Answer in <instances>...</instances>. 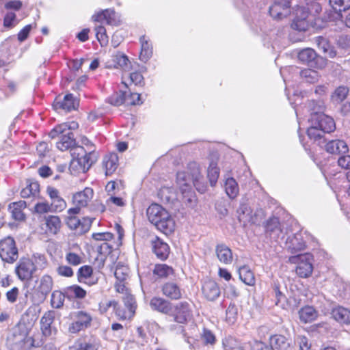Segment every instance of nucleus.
Here are the masks:
<instances>
[{
	"mask_svg": "<svg viewBox=\"0 0 350 350\" xmlns=\"http://www.w3.org/2000/svg\"><path fill=\"white\" fill-rule=\"evenodd\" d=\"M188 173L178 172L176 175V184L179 191L188 202L192 201L193 191L191 183L192 181L196 189L201 193L206 191V185L204 177L200 173V166L196 162H191L188 165Z\"/></svg>",
	"mask_w": 350,
	"mask_h": 350,
	"instance_id": "f257e3e1",
	"label": "nucleus"
},
{
	"mask_svg": "<svg viewBox=\"0 0 350 350\" xmlns=\"http://www.w3.org/2000/svg\"><path fill=\"white\" fill-rule=\"evenodd\" d=\"M321 11V5L317 1L308 3L306 7L298 6L295 10V17L291 23V27L299 31H306L313 21L319 17Z\"/></svg>",
	"mask_w": 350,
	"mask_h": 350,
	"instance_id": "f03ea898",
	"label": "nucleus"
},
{
	"mask_svg": "<svg viewBox=\"0 0 350 350\" xmlns=\"http://www.w3.org/2000/svg\"><path fill=\"white\" fill-rule=\"evenodd\" d=\"M148 220L155 227L167 235L174 232L176 224L169 212L157 204H151L147 209Z\"/></svg>",
	"mask_w": 350,
	"mask_h": 350,
	"instance_id": "7ed1b4c3",
	"label": "nucleus"
},
{
	"mask_svg": "<svg viewBox=\"0 0 350 350\" xmlns=\"http://www.w3.org/2000/svg\"><path fill=\"white\" fill-rule=\"evenodd\" d=\"M72 161L71 165L77 167L79 171L87 172L91 165L97 160V154L92 148H89V152L83 146H76L72 149Z\"/></svg>",
	"mask_w": 350,
	"mask_h": 350,
	"instance_id": "20e7f679",
	"label": "nucleus"
},
{
	"mask_svg": "<svg viewBox=\"0 0 350 350\" xmlns=\"http://www.w3.org/2000/svg\"><path fill=\"white\" fill-rule=\"evenodd\" d=\"M0 257L8 263H12L18 259V249L12 237H8L0 241Z\"/></svg>",
	"mask_w": 350,
	"mask_h": 350,
	"instance_id": "39448f33",
	"label": "nucleus"
},
{
	"mask_svg": "<svg viewBox=\"0 0 350 350\" xmlns=\"http://www.w3.org/2000/svg\"><path fill=\"white\" fill-rule=\"evenodd\" d=\"M295 260H297L298 262L296 268L297 274L304 278L310 276L313 271L311 254L306 253L291 258V261L294 262H295Z\"/></svg>",
	"mask_w": 350,
	"mask_h": 350,
	"instance_id": "423d86ee",
	"label": "nucleus"
},
{
	"mask_svg": "<svg viewBox=\"0 0 350 350\" xmlns=\"http://www.w3.org/2000/svg\"><path fill=\"white\" fill-rule=\"evenodd\" d=\"M40 312V308L39 306L32 304L22 315L17 325L22 327V329H27V331L29 332L38 320Z\"/></svg>",
	"mask_w": 350,
	"mask_h": 350,
	"instance_id": "0eeeda50",
	"label": "nucleus"
},
{
	"mask_svg": "<svg viewBox=\"0 0 350 350\" xmlns=\"http://www.w3.org/2000/svg\"><path fill=\"white\" fill-rule=\"evenodd\" d=\"M310 122H313L323 133H332L336 129V124L334 119L324 113H313L311 114Z\"/></svg>",
	"mask_w": 350,
	"mask_h": 350,
	"instance_id": "6e6552de",
	"label": "nucleus"
},
{
	"mask_svg": "<svg viewBox=\"0 0 350 350\" xmlns=\"http://www.w3.org/2000/svg\"><path fill=\"white\" fill-rule=\"evenodd\" d=\"M73 322L70 325L68 331L72 334H76L88 328L91 323V316L83 311H78L73 314Z\"/></svg>",
	"mask_w": 350,
	"mask_h": 350,
	"instance_id": "1a4fd4ad",
	"label": "nucleus"
},
{
	"mask_svg": "<svg viewBox=\"0 0 350 350\" xmlns=\"http://www.w3.org/2000/svg\"><path fill=\"white\" fill-rule=\"evenodd\" d=\"M290 12V0H274L273 4L269 8V14L275 20H282Z\"/></svg>",
	"mask_w": 350,
	"mask_h": 350,
	"instance_id": "9d476101",
	"label": "nucleus"
},
{
	"mask_svg": "<svg viewBox=\"0 0 350 350\" xmlns=\"http://www.w3.org/2000/svg\"><path fill=\"white\" fill-rule=\"evenodd\" d=\"M92 18L95 22L105 21L109 25L118 26L121 23L120 16L111 9H106L96 13Z\"/></svg>",
	"mask_w": 350,
	"mask_h": 350,
	"instance_id": "9b49d317",
	"label": "nucleus"
},
{
	"mask_svg": "<svg viewBox=\"0 0 350 350\" xmlns=\"http://www.w3.org/2000/svg\"><path fill=\"white\" fill-rule=\"evenodd\" d=\"M18 278L23 281L29 280L35 272L33 262L28 258L21 259L15 269Z\"/></svg>",
	"mask_w": 350,
	"mask_h": 350,
	"instance_id": "f8f14e48",
	"label": "nucleus"
},
{
	"mask_svg": "<svg viewBox=\"0 0 350 350\" xmlns=\"http://www.w3.org/2000/svg\"><path fill=\"white\" fill-rule=\"evenodd\" d=\"M54 319L53 311H48L40 319V329L44 336L51 337L56 334L57 329L55 327L52 326Z\"/></svg>",
	"mask_w": 350,
	"mask_h": 350,
	"instance_id": "ddd939ff",
	"label": "nucleus"
},
{
	"mask_svg": "<svg viewBox=\"0 0 350 350\" xmlns=\"http://www.w3.org/2000/svg\"><path fill=\"white\" fill-rule=\"evenodd\" d=\"M77 278L80 282L89 286L97 284L99 279L98 275L93 272L92 267L89 265H84L79 269Z\"/></svg>",
	"mask_w": 350,
	"mask_h": 350,
	"instance_id": "4468645a",
	"label": "nucleus"
},
{
	"mask_svg": "<svg viewBox=\"0 0 350 350\" xmlns=\"http://www.w3.org/2000/svg\"><path fill=\"white\" fill-rule=\"evenodd\" d=\"M78 106V101L74 98L72 94H68L64 96L62 100L60 98H57L53 107L55 110H64L65 111H70L72 109H75Z\"/></svg>",
	"mask_w": 350,
	"mask_h": 350,
	"instance_id": "2eb2a0df",
	"label": "nucleus"
},
{
	"mask_svg": "<svg viewBox=\"0 0 350 350\" xmlns=\"http://www.w3.org/2000/svg\"><path fill=\"white\" fill-rule=\"evenodd\" d=\"M29 333L27 329H22L16 325L13 328L12 333L8 336V342L10 346L21 347Z\"/></svg>",
	"mask_w": 350,
	"mask_h": 350,
	"instance_id": "dca6fc26",
	"label": "nucleus"
},
{
	"mask_svg": "<svg viewBox=\"0 0 350 350\" xmlns=\"http://www.w3.org/2000/svg\"><path fill=\"white\" fill-rule=\"evenodd\" d=\"M172 316L176 322L178 323H185L191 318V310L187 302H181L175 306Z\"/></svg>",
	"mask_w": 350,
	"mask_h": 350,
	"instance_id": "f3484780",
	"label": "nucleus"
},
{
	"mask_svg": "<svg viewBox=\"0 0 350 350\" xmlns=\"http://www.w3.org/2000/svg\"><path fill=\"white\" fill-rule=\"evenodd\" d=\"M210 162L207 168V177L211 186L215 185L219 176V168L217 166L219 156L217 154H213L209 158Z\"/></svg>",
	"mask_w": 350,
	"mask_h": 350,
	"instance_id": "a211bd4d",
	"label": "nucleus"
},
{
	"mask_svg": "<svg viewBox=\"0 0 350 350\" xmlns=\"http://www.w3.org/2000/svg\"><path fill=\"white\" fill-rule=\"evenodd\" d=\"M325 150L332 154H345L349 152L347 144L342 139H333L326 143Z\"/></svg>",
	"mask_w": 350,
	"mask_h": 350,
	"instance_id": "6ab92c4d",
	"label": "nucleus"
},
{
	"mask_svg": "<svg viewBox=\"0 0 350 350\" xmlns=\"http://www.w3.org/2000/svg\"><path fill=\"white\" fill-rule=\"evenodd\" d=\"M118 160L117 154L113 152L103 157L102 166L106 176H110L116 172L119 165Z\"/></svg>",
	"mask_w": 350,
	"mask_h": 350,
	"instance_id": "aec40b11",
	"label": "nucleus"
},
{
	"mask_svg": "<svg viewBox=\"0 0 350 350\" xmlns=\"http://www.w3.org/2000/svg\"><path fill=\"white\" fill-rule=\"evenodd\" d=\"M93 196V189L90 187H86L83 191L77 192L73 195L72 202L75 206L85 207L92 199Z\"/></svg>",
	"mask_w": 350,
	"mask_h": 350,
	"instance_id": "412c9836",
	"label": "nucleus"
},
{
	"mask_svg": "<svg viewBox=\"0 0 350 350\" xmlns=\"http://www.w3.org/2000/svg\"><path fill=\"white\" fill-rule=\"evenodd\" d=\"M305 247L306 243L300 233L288 237L286 241V247L293 254L304 250Z\"/></svg>",
	"mask_w": 350,
	"mask_h": 350,
	"instance_id": "4be33fe9",
	"label": "nucleus"
},
{
	"mask_svg": "<svg viewBox=\"0 0 350 350\" xmlns=\"http://www.w3.org/2000/svg\"><path fill=\"white\" fill-rule=\"evenodd\" d=\"M152 250L159 258L165 260L168 257L170 247L166 243L159 237H155V239L152 241Z\"/></svg>",
	"mask_w": 350,
	"mask_h": 350,
	"instance_id": "5701e85b",
	"label": "nucleus"
},
{
	"mask_svg": "<svg viewBox=\"0 0 350 350\" xmlns=\"http://www.w3.org/2000/svg\"><path fill=\"white\" fill-rule=\"evenodd\" d=\"M202 293L204 297L211 301L215 300L220 295L219 288L217 283L213 280L204 282L202 286Z\"/></svg>",
	"mask_w": 350,
	"mask_h": 350,
	"instance_id": "b1692460",
	"label": "nucleus"
},
{
	"mask_svg": "<svg viewBox=\"0 0 350 350\" xmlns=\"http://www.w3.org/2000/svg\"><path fill=\"white\" fill-rule=\"evenodd\" d=\"M150 306L152 309L163 314H170L172 310V304L170 301L157 297H154L151 299Z\"/></svg>",
	"mask_w": 350,
	"mask_h": 350,
	"instance_id": "393cba45",
	"label": "nucleus"
},
{
	"mask_svg": "<svg viewBox=\"0 0 350 350\" xmlns=\"http://www.w3.org/2000/svg\"><path fill=\"white\" fill-rule=\"evenodd\" d=\"M57 137L59 138V141L57 142V148L59 150L66 151L70 149L72 151V149L75 147L74 135H70L69 133H59Z\"/></svg>",
	"mask_w": 350,
	"mask_h": 350,
	"instance_id": "a878e982",
	"label": "nucleus"
},
{
	"mask_svg": "<svg viewBox=\"0 0 350 350\" xmlns=\"http://www.w3.org/2000/svg\"><path fill=\"white\" fill-rule=\"evenodd\" d=\"M215 253L218 260L223 264L229 265L233 260L232 250L226 245H217L215 247Z\"/></svg>",
	"mask_w": 350,
	"mask_h": 350,
	"instance_id": "bb28decb",
	"label": "nucleus"
},
{
	"mask_svg": "<svg viewBox=\"0 0 350 350\" xmlns=\"http://www.w3.org/2000/svg\"><path fill=\"white\" fill-rule=\"evenodd\" d=\"M78 124L75 121L70 122L63 123L55 126L50 133L49 137L51 138H55L59 135V133H69L70 135H73L72 130L77 129Z\"/></svg>",
	"mask_w": 350,
	"mask_h": 350,
	"instance_id": "cd10ccee",
	"label": "nucleus"
},
{
	"mask_svg": "<svg viewBox=\"0 0 350 350\" xmlns=\"http://www.w3.org/2000/svg\"><path fill=\"white\" fill-rule=\"evenodd\" d=\"M271 348L276 350H290L291 341L285 336L275 334L270 338Z\"/></svg>",
	"mask_w": 350,
	"mask_h": 350,
	"instance_id": "c85d7f7f",
	"label": "nucleus"
},
{
	"mask_svg": "<svg viewBox=\"0 0 350 350\" xmlns=\"http://www.w3.org/2000/svg\"><path fill=\"white\" fill-rule=\"evenodd\" d=\"M25 207L26 202L25 201L20 200L18 202H15L10 204L8 208L14 219L22 221L25 219L23 209Z\"/></svg>",
	"mask_w": 350,
	"mask_h": 350,
	"instance_id": "c756f323",
	"label": "nucleus"
},
{
	"mask_svg": "<svg viewBox=\"0 0 350 350\" xmlns=\"http://www.w3.org/2000/svg\"><path fill=\"white\" fill-rule=\"evenodd\" d=\"M299 317L301 322L310 323L317 318L318 312L312 306H306L299 310Z\"/></svg>",
	"mask_w": 350,
	"mask_h": 350,
	"instance_id": "7c9ffc66",
	"label": "nucleus"
},
{
	"mask_svg": "<svg viewBox=\"0 0 350 350\" xmlns=\"http://www.w3.org/2000/svg\"><path fill=\"white\" fill-rule=\"evenodd\" d=\"M163 293L170 299H178L182 293L179 286L173 282H167L162 287Z\"/></svg>",
	"mask_w": 350,
	"mask_h": 350,
	"instance_id": "2f4dec72",
	"label": "nucleus"
},
{
	"mask_svg": "<svg viewBox=\"0 0 350 350\" xmlns=\"http://www.w3.org/2000/svg\"><path fill=\"white\" fill-rule=\"evenodd\" d=\"M332 314L333 318L340 323H350V310L345 308L336 307L332 310Z\"/></svg>",
	"mask_w": 350,
	"mask_h": 350,
	"instance_id": "473e14b6",
	"label": "nucleus"
},
{
	"mask_svg": "<svg viewBox=\"0 0 350 350\" xmlns=\"http://www.w3.org/2000/svg\"><path fill=\"white\" fill-rule=\"evenodd\" d=\"M139 40L141 43L139 59L143 62H146L152 57V44L145 36H142Z\"/></svg>",
	"mask_w": 350,
	"mask_h": 350,
	"instance_id": "72a5a7b5",
	"label": "nucleus"
},
{
	"mask_svg": "<svg viewBox=\"0 0 350 350\" xmlns=\"http://www.w3.org/2000/svg\"><path fill=\"white\" fill-rule=\"evenodd\" d=\"M266 230L267 232H270L272 238L279 239L280 235L282 234V230L280 228L278 218L273 217L268 220L266 225Z\"/></svg>",
	"mask_w": 350,
	"mask_h": 350,
	"instance_id": "f704fd0d",
	"label": "nucleus"
},
{
	"mask_svg": "<svg viewBox=\"0 0 350 350\" xmlns=\"http://www.w3.org/2000/svg\"><path fill=\"white\" fill-rule=\"evenodd\" d=\"M240 280L248 286H254L256 280L253 272L247 266H243L239 269Z\"/></svg>",
	"mask_w": 350,
	"mask_h": 350,
	"instance_id": "c9c22d12",
	"label": "nucleus"
},
{
	"mask_svg": "<svg viewBox=\"0 0 350 350\" xmlns=\"http://www.w3.org/2000/svg\"><path fill=\"white\" fill-rule=\"evenodd\" d=\"M45 224L48 231L53 234H57L62 227L61 219L56 215H49L46 217L45 218Z\"/></svg>",
	"mask_w": 350,
	"mask_h": 350,
	"instance_id": "e433bc0d",
	"label": "nucleus"
},
{
	"mask_svg": "<svg viewBox=\"0 0 350 350\" xmlns=\"http://www.w3.org/2000/svg\"><path fill=\"white\" fill-rule=\"evenodd\" d=\"M153 274L160 278H166L174 274L172 267L165 264H157L153 269Z\"/></svg>",
	"mask_w": 350,
	"mask_h": 350,
	"instance_id": "4c0bfd02",
	"label": "nucleus"
},
{
	"mask_svg": "<svg viewBox=\"0 0 350 350\" xmlns=\"http://www.w3.org/2000/svg\"><path fill=\"white\" fill-rule=\"evenodd\" d=\"M317 57V53L311 48H306L297 53V58L303 64H309Z\"/></svg>",
	"mask_w": 350,
	"mask_h": 350,
	"instance_id": "58836bf2",
	"label": "nucleus"
},
{
	"mask_svg": "<svg viewBox=\"0 0 350 350\" xmlns=\"http://www.w3.org/2000/svg\"><path fill=\"white\" fill-rule=\"evenodd\" d=\"M92 238L96 241H104L100 245V250H102L105 248L106 252H110L111 247H110L107 242L113 239V235L112 233L109 232L94 233Z\"/></svg>",
	"mask_w": 350,
	"mask_h": 350,
	"instance_id": "ea45409f",
	"label": "nucleus"
},
{
	"mask_svg": "<svg viewBox=\"0 0 350 350\" xmlns=\"http://www.w3.org/2000/svg\"><path fill=\"white\" fill-rule=\"evenodd\" d=\"M225 191L230 198L234 199L239 193V187L236 180L228 178L225 183Z\"/></svg>",
	"mask_w": 350,
	"mask_h": 350,
	"instance_id": "a19ab883",
	"label": "nucleus"
},
{
	"mask_svg": "<svg viewBox=\"0 0 350 350\" xmlns=\"http://www.w3.org/2000/svg\"><path fill=\"white\" fill-rule=\"evenodd\" d=\"M70 350H97L98 345L96 343L86 342L83 339H77L74 344L70 347Z\"/></svg>",
	"mask_w": 350,
	"mask_h": 350,
	"instance_id": "79ce46f5",
	"label": "nucleus"
},
{
	"mask_svg": "<svg viewBox=\"0 0 350 350\" xmlns=\"http://www.w3.org/2000/svg\"><path fill=\"white\" fill-rule=\"evenodd\" d=\"M111 61L113 62V67L120 68L124 70L127 68L128 64L129 63V60L127 56L120 53L113 55L111 57Z\"/></svg>",
	"mask_w": 350,
	"mask_h": 350,
	"instance_id": "37998d69",
	"label": "nucleus"
},
{
	"mask_svg": "<svg viewBox=\"0 0 350 350\" xmlns=\"http://www.w3.org/2000/svg\"><path fill=\"white\" fill-rule=\"evenodd\" d=\"M53 280L48 275H43L40 281L38 289L42 295H47L52 289Z\"/></svg>",
	"mask_w": 350,
	"mask_h": 350,
	"instance_id": "c03bdc74",
	"label": "nucleus"
},
{
	"mask_svg": "<svg viewBox=\"0 0 350 350\" xmlns=\"http://www.w3.org/2000/svg\"><path fill=\"white\" fill-rule=\"evenodd\" d=\"M40 185L37 182H32L23 188L21 191V196L23 198H29L38 193Z\"/></svg>",
	"mask_w": 350,
	"mask_h": 350,
	"instance_id": "a18cd8bd",
	"label": "nucleus"
},
{
	"mask_svg": "<svg viewBox=\"0 0 350 350\" xmlns=\"http://www.w3.org/2000/svg\"><path fill=\"white\" fill-rule=\"evenodd\" d=\"M300 76L304 79L306 82L315 83L317 82L321 77L319 72L312 69H304L300 72Z\"/></svg>",
	"mask_w": 350,
	"mask_h": 350,
	"instance_id": "49530a36",
	"label": "nucleus"
},
{
	"mask_svg": "<svg viewBox=\"0 0 350 350\" xmlns=\"http://www.w3.org/2000/svg\"><path fill=\"white\" fill-rule=\"evenodd\" d=\"M349 89L345 86H340L336 89L332 95L333 102L336 103H342L347 96Z\"/></svg>",
	"mask_w": 350,
	"mask_h": 350,
	"instance_id": "de8ad7c7",
	"label": "nucleus"
},
{
	"mask_svg": "<svg viewBox=\"0 0 350 350\" xmlns=\"http://www.w3.org/2000/svg\"><path fill=\"white\" fill-rule=\"evenodd\" d=\"M239 219L243 223H249V217H251L252 210L246 204L241 205L238 209Z\"/></svg>",
	"mask_w": 350,
	"mask_h": 350,
	"instance_id": "09e8293b",
	"label": "nucleus"
},
{
	"mask_svg": "<svg viewBox=\"0 0 350 350\" xmlns=\"http://www.w3.org/2000/svg\"><path fill=\"white\" fill-rule=\"evenodd\" d=\"M30 260L33 262L35 271L38 269H44L47 265L45 256L40 254H33Z\"/></svg>",
	"mask_w": 350,
	"mask_h": 350,
	"instance_id": "8fccbe9b",
	"label": "nucleus"
},
{
	"mask_svg": "<svg viewBox=\"0 0 350 350\" xmlns=\"http://www.w3.org/2000/svg\"><path fill=\"white\" fill-rule=\"evenodd\" d=\"M329 4L336 12L345 11L350 8V0H329Z\"/></svg>",
	"mask_w": 350,
	"mask_h": 350,
	"instance_id": "3c124183",
	"label": "nucleus"
},
{
	"mask_svg": "<svg viewBox=\"0 0 350 350\" xmlns=\"http://www.w3.org/2000/svg\"><path fill=\"white\" fill-rule=\"evenodd\" d=\"M114 275L120 282H124L129 275L128 267L118 263L114 271Z\"/></svg>",
	"mask_w": 350,
	"mask_h": 350,
	"instance_id": "603ef678",
	"label": "nucleus"
},
{
	"mask_svg": "<svg viewBox=\"0 0 350 350\" xmlns=\"http://www.w3.org/2000/svg\"><path fill=\"white\" fill-rule=\"evenodd\" d=\"M96 37L102 46H106L109 38L106 33V29L103 26L98 25L95 27Z\"/></svg>",
	"mask_w": 350,
	"mask_h": 350,
	"instance_id": "864d4df0",
	"label": "nucleus"
},
{
	"mask_svg": "<svg viewBox=\"0 0 350 350\" xmlns=\"http://www.w3.org/2000/svg\"><path fill=\"white\" fill-rule=\"evenodd\" d=\"M125 95L126 92L120 91L111 95L108 98V101L110 104L119 106L125 103Z\"/></svg>",
	"mask_w": 350,
	"mask_h": 350,
	"instance_id": "5fc2aeb1",
	"label": "nucleus"
},
{
	"mask_svg": "<svg viewBox=\"0 0 350 350\" xmlns=\"http://www.w3.org/2000/svg\"><path fill=\"white\" fill-rule=\"evenodd\" d=\"M311 125L307 130V134L310 139H313L314 141L320 140L323 136L322 133H323L321 131L320 129L318 128L313 122H310Z\"/></svg>",
	"mask_w": 350,
	"mask_h": 350,
	"instance_id": "6e6d98bb",
	"label": "nucleus"
},
{
	"mask_svg": "<svg viewBox=\"0 0 350 350\" xmlns=\"http://www.w3.org/2000/svg\"><path fill=\"white\" fill-rule=\"evenodd\" d=\"M64 295L62 293L59 291H54L52 293L51 303L53 308H61L64 304Z\"/></svg>",
	"mask_w": 350,
	"mask_h": 350,
	"instance_id": "4d7b16f0",
	"label": "nucleus"
},
{
	"mask_svg": "<svg viewBox=\"0 0 350 350\" xmlns=\"http://www.w3.org/2000/svg\"><path fill=\"white\" fill-rule=\"evenodd\" d=\"M122 299L124 306L127 309L126 310H128L129 312L132 311V314L134 315L136 308V304L134 297L131 295L126 293Z\"/></svg>",
	"mask_w": 350,
	"mask_h": 350,
	"instance_id": "13d9d810",
	"label": "nucleus"
},
{
	"mask_svg": "<svg viewBox=\"0 0 350 350\" xmlns=\"http://www.w3.org/2000/svg\"><path fill=\"white\" fill-rule=\"evenodd\" d=\"M51 206L54 211H62L66 207V201L61 197H58L51 201Z\"/></svg>",
	"mask_w": 350,
	"mask_h": 350,
	"instance_id": "bf43d9fd",
	"label": "nucleus"
},
{
	"mask_svg": "<svg viewBox=\"0 0 350 350\" xmlns=\"http://www.w3.org/2000/svg\"><path fill=\"white\" fill-rule=\"evenodd\" d=\"M238 310L235 305L230 304L226 310V319L230 323H233L237 317Z\"/></svg>",
	"mask_w": 350,
	"mask_h": 350,
	"instance_id": "052dcab7",
	"label": "nucleus"
},
{
	"mask_svg": "<svg viewBox=\"0 0 350 350\" xmlns=\"http://www.w3.org/2000/svg\"><path fill=\"white\" fill-rule=\"evenodd\" d=\"M66 224L70 228L73 230H78L80 233V219L76 216H67L66 217Z\"/></svg>",
	"mask_w": 350,
	"mask_h": 350,
	"instance_id": "680f3d73",
	"label": "nucleus"
},
{
	"mask_svg": "<svg viewBox=\"0 0 350 350\" xmlns=\"http://www.w3.org/2000/svg\"><path fill=\"white\" fill-rule=\"evenodd\" d=\"M125 103L127 105H135L141 104L142 102L140 100V94H139L137 93H130L129 94H127L126 93Z\"/></svg>",
	"mask_w": 350,
	"mask_h": 350,
	"instance_id": "e2e57ef3",
	"label": "nucleus"
},
{
	"mask_svg": "<svg viewBox=\"0 0 350 350\" xmlns=\"http://www.w3.org/2000/svg\"><path fill=\"white\" fill-rule=\"evenodd\" d=\"M263 218V211L262 209H257L254 213L252 212L251 217H249V223L258 224L262 221Z\"/></svg>",
	"mask_w": 350,
	"mask_h": 350,
	"instance_id": "0e129e2a",
	"label": "nucleus"
},
{
	"mask_svg": "<svg viewBox=\"0 0 350 350\" xmlns=\"http://www.w3.org/2000/svg\"><path fill=\"white\" fill-rule=\"evenodd\" d=\"M66 259L69 264L74 266H77L81 263V257L73 252L67 253Z\"/></svg>",
	"mask_w": 350,
	"mask_h": 350,
	"instance_id": "69168bd1",
	"label": "nucleus"
},
{
	"mask_svg": "<svg viewBox=\"0 0 350 350\" xmlns=\"http://www.w3.org/2000/svg\"><path fill=\"white\" fill-rule=\"evenodd\" d=\"M68 291L77 298H84L86 295V291L77 285H73L69 287Z\"/></svg>",
	"mask_w": 350,
	"mask_h": 350,
	"instance_id": "338daca9",
	"label": "nucleus"
},
{
	"mask_svg": "<svg viewBox=\"0 0 350 350\" xmlns=\"http://www.w3.org/2000/svg\"><path fill=\"white\" fill-rule=\"evenodd\" d=\"M131 82L135 85H143L144 84V77L140 72H134L130 74Z\"/></svg>",
	"mask_w": 350,
	"mask_h": 350,
	"instance_id": "774afa93",
	"label": "nucleus"
}]
</instances>
